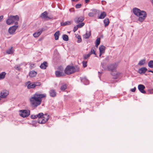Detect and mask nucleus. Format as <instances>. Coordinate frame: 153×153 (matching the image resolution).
<instances>
[{"mask_svg":"<svg viewBox=\"0 0 153 153\" xmlns=\"http://www.w3.org/2000/svg\"><path fill=\"white\" fill-rule=\"evenodd\" d=\"M45 94H40L36 93L32 96L30 99L31 104L33 106L37 107L42 102V98L46 97Z\"/></svg>","mask_w":153,"mask_h":153,"instance_id":"1","label":"nucleus"},{"mask_svg":"<svg viewBox=\"0 0 153 153\" xmlns=\"http://www.w3.org/2000/svg\"><path fill=\"white\" fill-rule=\"evenodd\" d=\"M133 12L136 16L138 17V20L141 22H142L146 17V12L137 8L133 9Z\"/></svg>","mask_w":153,"mask_h":153,"instance_id":"2","label":"nucleus"},{"mask_svg":"<svg viewBox=\"0 0 153 153\" xmlns=\"http://www.w3.org/2000/svg\"><path fill=\"white\" fill-rule=\"evenodd\" d=\"M79 67L77 66H74L68 65L65 68V73L68 75H69L76 72H78L79 71Z\"/></svg>","mask_w":153,"mask_h":153,"instance_id":"3","label":"nucleus"},{"mask_svg":"<svg viewBox=\"0 0 153 153\" xmlns=\"http://www.w3.org/2000/svg\"><path fill=\"white\" fill-rule=\"evenodd\" d=\"M49 116L48 114L44 115L42 113H39L37 114V117L38 118V122L40 124L45 123L49 119Z\"/></svg>","mask_w":153,"mask_h":153,"instance_id":"4","label":"nucleus"},{"mask_svg":"<svg viewBox=\"0 0 153 153\" xmlns=\"http://www.w3.org/2000/svg\"><path fill=\"white\" fill-rule=\"evenodd\" d=\"M19 17L18 15L10 16L6 21V23L8 25H10L15 22V25H18V21H19Z\"/></svg>","mask_w":153,"mask_h":153,"instance_id":"5","label":"nucleus"},{"mask_svg":"<svg viewBox=\"0 0 153 153\" xmlns=\"http://www.w3.org/2000/svg\"><path fill=\"white\" fill-rule=\"evenodd\" d=\"M19 114L23 117H26L30 114V111L28 110H22L19 111Z\"/></svg>","mask_w":153,"mask_h":153,"instance_id":"6","label":"nucleus"},{"mask_svg":"<svg viewBox=\"0 0 153 153\" xmlns=\"http://www.w3.org/2000/svg\"><path fill=\"white\" fill-rule=\"evenodd\" d=\"M18 27V25H15L10 27L8 30L9 33L11 35H13L15 34V31Z\"/></svg>","mask_w":153,"mask_h":153,"instance_id":"7","label":"nucleus"},{"mask_svg":"<svg viewBox=\"0 0 153 153\" xmlns=\"http://www.w3.org/2000/svg\"><path fill=\"white\" fill-rule=\"evenodd\" d=\"M117 66V63H115L114 64H111L107 66V69L109 71H114L116 68Z\"/></svg>","mask_w":153,"mask_h":153,"instance_id":"8","label":"nucleus"},{"mask_svg":"<svg viewBox=\"0 0 153 153\" xmlns=\"http://www.w3.org/2000/svg\"><path fill=\"white\" fill-rule=\"evenodd\" d=\"M138 88L139 91L142 93L146 94V92L144 90L145 88V86L143 85L139 84L138 85Z\"/></svg>","mask_w":153,"mask_h":153,"instance_id":"9","label":"nucleus"},{"mask_svg":"<svg viewBox=\"0 0 153 153\" xmlns=\"http://www.w3.org/2000/svg\"><path fill=\"white\" fill-rule=\"evenodd\" d=\"M26 85H27V88L28 89L33 88L35 87L34 83H31L30 81L27 82L26 83Z\"/></svg>","mask_w":153,"mask_h":153,"instance_id":"10","label":"nucleus"},{"mask_svg":"<svg viewBox=\"0 0 153 153\" xmlns=\"http://www.w3.org/2000/svg\"><path fill=\"white\" fill-rule=\"evenodd\" d=\"M48 13L47 11H45L42 13L40 15V17L42 19H51V18H50L48 16Z\"/></svg>","mask_w":153,"mask_h":153,"instance_id":"11","label":"nucleus"},{"mask_svg":"<svg viewBox=\"0 0 153 153\" xmlns=\"http://www.w3.org/2000/svg\"><path fill=\"white\" fill-rule=\"evenodd\" d=\"M1 97L4 98H5L9 94L8 92L6 90L2 91L1 93Z\"/></svg>","mask_w":153,"mask_h":153,"instance_id":"12","label":"nucleus"},{"mask_svg":"<svg viewBox=\"0 0 153 153\" xmlns=\"http://www.w3.org/2000/svg\"><path fill=\"white\" fill-rule=\"evenodd\" d=\"M80 79L81 82L83 83L85 85L88 84L89 83V81L87 79L86 77H80Z\"/></svg>","mask_w":153,"mask_h":153,"instance_id":"13","label":"nucleus"},{"mask_svg":"<svg viewBox=\"0 0 153 153\" xmlns=\"http://www.w3.org/2000/svg\"><path fill=\"white\" fill-rule=\"evenodd\" d=\"M84 20V18L82 16H80L79 17H76L74 19V21L77 24L79 23L80 22H82Z\"/></svg>","mask_w":153,"mask_h":153,"instance_id":"14","label":"nucleus"},{"mask_svg":"<svg viewBox=\"0 0 153 153\" xmlns=\"http://www.w3.org/2000/svg\"><path fill=\"white\" fill-rule=\"evenodd\" d=\"M147 70V69L146 67H143L138 70V72L140 74H144Z\"/></svg>","mask_w":153,"mask_h":153,"instance_id":"15","label":"nucleus"},{"mask_svg":"<svg viewBox=\"0 0 153 153\" xmlns=\"http://www.w3.org/2000/svg\"><path fill=\"white\" fill-rule=\"evenodd\" d=\"M48 66V63L46 62H44L42 63L40 66L41 68L43 69H45Z\"/></svg>","mask_w":153,"mask_h":153,"instance_id":"16","label":"nucleus"},{"mask_svg":"<svg viewBox=\"0 0 153 153\" xmlns=\"http://www.w3.org/2000/svg\"><path fill=\"white\" fill-rule=\"evenodd\" d=\"M43 29L42 28L41 30H40V31L33 33V36L35 38L39 36L43 31Z\"/></svg>","mask_w":153,"mask_h":153,"instance_id":"17","label":"nucleus"},{"mask_svg":"<svg viewBox=\"0 0 153 153\" xmlns=\"http://www.w3.org/2000/svg\"><path fill=\"white\" fill-rule=\"evenodd\" d=\"M50 96L52 97H54L56 95V93L55 90L52 89L50 90L49 92Z\"/></svg>","mask_w":153,"mask_h":153,"instance_id":"18","label":"nucleus"},{"mask_svg":"<svg viewBox=\"0 0 153 153\" xmlns=\"http://www.w3.org/2000/svg\"><path fill=\"white\" fill-rule=\"evenodd\" d=\"M55 74L56 77H59L60 76H63L64 74L63 73L59 71H57L55 72Z\"/></svg>","mask_w":153,"mask_h":153,"instance_id":"19","label":"nucleus"},{"mask_svg":"<svg viewBox=\"0 0 153 153\" xmlns=\"http://www.w3.org/2000/svg\"><path fill=\"white\" fill-rule=\"evenodd\" d=\"M37 74V72L33 70L29 72V75L30 77H34Z\"/></svg>","mask_w":153,"mask_h":153,"instance_id":"20","label":"nucleus"},{"mask_svg":"<svg viewBox=\"0 0 153 153\" xmlns=\"http://www.w3.org/2000/svg\"><path fill=\"white\" fill-rule=\"evenodd\" d=\"M105 49V46L103 45H101L99 48L100 52H101L102 53H104Z\"/></svg>","mask_w":153,"mask_h":153,"instance_id":"21","label":"nucleus"},{"mask_svg":"<svg viewBox=\"0 0 153 153\" xmlns=\"http://www.w3.org/2000/svg\"><path fill=\"white\" fill-rule=\"evenodd\" d=\"M91 35V31H90L88 32L87 31L85 34L83 35V37L85 39H88L89 38Z\"/></svg>","mask_w":153,"mask_h":153,"instance_id":"22","label":"nucleus"},{"mask_svg":"<svg viewBox=\"0 0 153 153\" xmlns=\"http://www.w3.org/2000/svg\"><path fill=\"white\" fill-rule=\"evenodd\" d=\"M106 16V13L105 12H103L100 14V15L99 16L98 18L99 19H103Z\"/></svg>","mask_w":153,"mask_h":153,"instance_id":"23","label":"nucleus"},{"mask_svg":"<svg viewBox=\"0 0 153 153\" xmlns=\"http://www.w3.org/2000/svg\"><path fill=\"white\" fill-rule=\"evenodd\" d=\"M107 63L103 62L101 63V66L104 70H105L107 69Z\"/></svg>","mask_w":153,"mask_h":153,"instance_id":"24","label":"nucleus"},{"mask_svg":"<svg viewBox=\"0 0 153 153\" xmlns=\"http://www.w3.org/2000/svg\"><path fill=\"white\" fill-rule=\"evenodd\" d=\"M14 50L13 49V48L11 47L10 49L7 50L6 51V53L8 54H12L14 52Z\"/></svg>","mask_w":153,"mask_h":153,"instance_id":"25","label":"nucleus"},{"mask_svg":"<svg viewBox=\"0 0 153 153\" xmlns=\"http://www.w3.org/2000/svg\"><path fill=\"white\" fill-rule=\"evenodd\" d=\"M6 73L5 72H2L0 74V80L4 78Z\"/></svg>","mask_w":153,"mask_h":153,"instance_id":"26","label":"nucleus"},{"mask_svg":"<svg viewBox=\"0 0 153 153\" xmlns=\"http://www.w3.org/2000/svg\"><path fill=\"white\" fill-rule=\"evenodd\" d=\"M59 31H57L54 34V36L55 37V39L56 40L58 39L59 36Z\"/></svg>","mask_w":153,"mask_h":153,"instance_id":"27","label":"nucleus"},{"mask_svg":"<svg viewBox=\"0 0 153 153\" xmlns=\"http://www.w3.org/2000/svg\"><path fill=\"white\" fill-rule=\"evenodd\" d=\"M104 23L105 27H106L108 25L109 23V19L108 18H105L104 20Z\"/></svg>","mask_w":153,"mask_h":153,"instance_id":"28","label":"nucleus"},{"mask_svg":"<svg viewBox=\"0 0 153 153\" xmlns=\"http://www.w3.org/2000/svg\"><path fill=\"white\" fill-rule=\"evenodd\" d=\"M146 63V59H143L140 60L138 63V65L140 66L143 65Z\"/></svg>","mask_w":153,"mask_h":153,"instance_id":"29","label":"nucleus"},{"mask_svg":"<svg viewBox=\"0 0 153 153\" xmlns=\"http://www.w3.org/2000/svg\"><path fill=\"white\" fill-rule=\"evenodd\" d=\"M63 39L65 41H67L68 40L69 38L68 36L67 35L64 34L62 36Z\"/></svg>","mask_w":153,"mask_h":153,"instance_id":"30","label":"nucleus"},{"mask_svg":"<svg viewBox=\"0 0 153 153\" xmlns=\"http://www.w3.org/2000/svg\"><path fill=\"white\" fill-rule=\"evenodd\" d=\"M148 66L150 68H153V60H151L149 62Z\"/></svg>","mask_w":153,"mask_h":153,"instance_id":"31","label":"nucleus"},{"mask_svg":"<svg viewBox=\"0 0 153 153\" xmlns=\"http://www.w3.org/2000/svg\"><path fill=\"white\" fill-rule=\"evenodd\" d=\"M100 37H99L97 38L96 40V46L97 47L100 44Z\"/></svg>","mask_w":153,"mask_h":153,"instance_id":"32","label":"nucleus"},{"mask_svg":"<svg viewBox=\"0 0 153 153\" xmlns=\"http://www.w3.org/2000/svg\"><path fill=\"white\" fill-rule=\"evenodd\" d=\"M67 87V85L66 84L63 85L61 87V90L62 91H64Z\"/></svg>","mask_w":153,"mask_h":153,"instance_id":"33","label":"nucleus"},{"mask_svg":"<svg viewBox=\"0 0 153 153\" xmlns=\"http://www.w3.org/2000/svg\"><path fill=\"white\" fill-rule=\"evenodd\" d=\"M76 37L78 39L77 42L78 43L82 41V39L81 38L80 36L79 35H77L76 36Z\"/></svg>","mask_w":153,"mask_h":153,"instance_id":"34","label":"nucleus"},{"mask_svg":"<svg viewBox=\"0 0 153 153\" xmlns=\"http://www.w3.org/2000/svg\"><path fill=\"white\" fill-rule=\"evenodd\" d=\"M109 57L107 56L104 59L103 62L107 63L109 61Z\"/></svg>","mask_w":153,"mask_h":153,"instance_id":"35","label":"nucleus"},{"mask_svg":"<svg viewBox=\"0 0 153 153\" xmlns=\"http://www.w3.org/2000/svg\"><path fill=\"white\" fill-rule=\"evenodd\" d=\"M90 56V54L88 53L87 55H84L83 56V59L85 60L87 59Z\"/></svg>","mask_w":153,"mask_h":153,"instance_id":"36","label":"nucleus"},{"mask_svg":"<svg viewBox=\"0 0 153 153\" xmlns=\"http://www.w3.org/2000/svg\"><path fill=\"white\" fill-rule=\"evenodd\" d=\"M82 63L83 65V67L85 68L87 67V61H83L82 62Z\"/></svg>","mask_w":153,"mask_h":153,"instance_id":"37","label":"nucleus"},{"mask_svg":"<svg viewBox=\"0 0 153 153\" xmlns=\"http://www.w3.org/2000/svg\"><path fill=\"white\" fill-rule=\"evenodd\" d=\"M34 83L35 85V87L36 86H40L41 85V82H35Z\"/></svg>","mask_w":153,"mask_h":153,"instance_id":"38","label":"nucleus"},{"mask_svg":"<svg viewBox=\"0 0 153 153\" xmlns=\"http://www.w3.org/2000/svg\"><path fill=\"white\" fill-rule=\"evenodd\" d=\"M88 15L89 17H93L94 16V13L93 12H91L88 13Z\"/></svg>","mask_w":153,"mask_h":153,"instance_id":"39","label":"nucleus"},{"mask_svg":"<svg viewBox=\"0 0 153 153\" xmlns=\"http://www.w3.org/2000/svg\"><path fill=\"white\" fill-rule=\"evenodd\" d=\"M149 94H153V89H149L148 91Z\"/></svg>","mask_w":153,"mask_h":153,"instance_id":"40","label":"nucleus"},{"mask_svg":"<svg viewBox=\"0 0 153 153\" xmlns=\"http://www.w3.org/2000/svg\"><path fill=\"white\" fill-rule=\"evenodd\" d=\"M81 4H77L75 6V7L76 8H79L81 7Z\"/></svg>","mask_w":153,"mask_h":153,"instance_id":"41","label":"nucleus"},{"mask_svg":"<svg viewBox=\"0 0 153 153\" xmlns=\"http://www.w3.org/2000/svg\"><path fill=\"white\" fill-rule=\"evenodd\" d=\"M78 28H79V27L77 26V25L76 26H74L73 30L74 32H75L77 30Z\"/></svg>","mask_w":153,"mask_h":153,"instance_id":"42","label":"nucleus"},{"mask_svg":"<svg viewBox=\"0 0 153 153\" xmlns=\"http://www.w3.org/2000/svg\"><path fill=\"white\" fill-rule=\"evenodd\" d=\"M85 25V24L84 22H82L80 25H77V26L79 27V28L82 27H83Z\"/></svg>","mask_w":153,"mask_h":153,"instance_id":"43","label":"nucleus"},{"mask_svg":"<svg viewBox=\"0 0 153 153\" xmlns=\"http://www.w3.org/2000/svg\"><path fill=\"white\" fill-rule=\"evenodd\" d=\"M21 64H20L19 66L18 65H16L15 66V68L16 69L18 70L19 71L20 70V66L21 65Z\"/></svg>","mask_w":153,"mask_h":153,"instance_id":"44","label":"nucleus"},{"mask_svg":"<svg viewBox=\"0 0 153 153\" xmlns=\"http://www.w3.org/2000/svg\"><path fill=\"white\" fill-rule=\"evenodd\" d=\"M94 51H94V49L92 48L91 50V51H90V52H89L88 53V54H90V55H91V54H93V53H94Z\"/></svg>","mask_w":153,"mask_h":153,"instance_id":"45","label":"nucleus"},{"mask_svg":"<svg viewBox=\"0 0 153 153\" xmlns=\"http://www.w3.org/2000/svg\"><path fill=\"white\" fill-rule=\"evenodd\" d=\"M65 25H70L71 24V22L69 21L65 22Z\"/></svg>","mask_w":153,"mask_h":153,"instance_id":"46","label":"nucleus"},{"mask_svg":"<svg viewBox=\"0 0 153 153\" xmlns=\"http://www.w3.org/2000/svg\"><path fill=\"white\" fill-rule=\"evenodd\" d=\"M31 118L33 119H35L37 117V115H32L31 116Z\"/></svg>","mask_w":153,"mask_h":153,"instance_id":"47","label":"nucleus"},{"mask_svg":"<svg viewBox=\"0 0 153 153\" xmlns=\"http://www.w3.org/2000/svg\"><path fill=\"white\" fill-rule=\"evenodd\" d=\"M136 88L135 87H134V88L131 89V91L133 92H134L136 90Z\"/></svg>","mask_w":153,"mask_h":153,"instance_id":"48","label":"nucleus"},{"mask_svg":"<svg viewBox=\"0 0 153 153\" xmlns=\"http://www.w3.org/2000/svg\"><path fill=\"white\" fill-rule=\"evenodd\" d=\"M61 26H65V22H61Z\"/></svg>","mask_w":153,"mask_h":153,"instance_id":"49","label":"nucleus"},{"mask_svg":"<svg viewBox=\"0 0 153 153\" xmlns=\"http://www.w3.org/2000/svg\"><path fill=\"white\" fill-rule=\"evenodd\" d=\"M3 18V16H0V21H1Z\"/></svg>","mask_w":153,"mask_h":153,"instance_id":"50","label":"nucleus"},{"mask_svg":"<svg viewBox=\"0 0 153 153\" xmlns=\"http://www.w3.org/2000/svg\"><path fill=\"white\" fill-rule=\"evenodd\" d=\"M85 2L86 3H88L90 1V0H85Z\"/></svg>","mask_w":153,"mask_h":153,"instance_id":"51","label":"nucleus"},{"mask_svg":"<svg viewBox=\"0 0 153 153\" xmlns=\"http://www.w3.org/2000/svg\"><path fill=\"white\" fill-rule=\"evenodd\" d=\"M102 53H102L100 52L99 57H101V56L102 55Z\"/></svg>","mask_w":153,"mask_h":153,"instance_id":"52","label":"nucleus"},{"mask_svg":"<svg viewBox=\"0 0 153 153\" xmlns=\"http://www.w3.org/2000/svg\"><path fill=\"white\" fill-rule=\"evenodd\" d=\"M148 71L149 72H152L153 73V71L150 70H149Z\"/></svg>","mask_w":153,"mask_h":153,"instance_id":"53","label":"nucleus"},{"mask_svg":"<svg viewBox=\"0 0 153 153\" xmlns=\"http://www.w3.org/2000/svg\"><path fill=\"white\" fill-rule=\"evenodd\" d=\"M95 55V56H97V54H96L95 52L94 51V53H93Z\"/></svg>","mask_w":153,"mask_h":153,"instance_id":"54","label":"nucleus"},{"mask_svg":"<svg viewBox=\"0 0 153 153\" xmlns=\"http://www.w3.org/2000/svg\"><path fill=\"white\" fill-rule=\"evenodd\" d=\"M72 1H76V0H71Z\"/></svg>","mask_w":153,"mask_h":153,"instance_id":"55","label":"nucleus"},{"mask_svg":"<svg viewBox=\"0 0 153 153\" xmlns=\"http://www.w3.org/2000/svg\"><path fill=\"white\" fill-rule=\"evenodd\" d=\"M152 4H153V0H152Z\"/></svg>","mask_w":153,"mask_h":153,"instance_id":"56","label":"nucleus"},{"mask_svg":"<svg viewBox=\"0 0 153 153\" xmlns=\"http://www.w3.org/2000/svg\"><path fill=\"white\" fill-rule=\"evenodd\" d=\"M93 10V11H95V10Z\"/></svg>","mask_w":153,"mask_h":153,"instance_id":"57","label":"nucleus"},{"mask_svg":"<svg viewBox=\"0 0 153 153\" xmlns=\"http://www.w3.org/2000/svg\"><path fill=\"white\" fill-rule=\"evenodd\" d=\"M86 9H84V10H85Z\"/></svg>","mask_w":153,"mask_h":153,"instance_id":"58","label":"nucleus"},{"mask_svg":"<svg viewBox=\"0 0 153 153\" xmlns=\"http://www.w3.org/2000/svg\"><path fill=\"white\" fill-rule=\"evenodd\" d=\"M79 0H76L77 1H78Z\"/></svg>","mask_w":153,"mask_h":153,"instance_id":"59","label":"nucleus"}]
</instances>
